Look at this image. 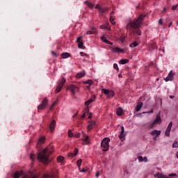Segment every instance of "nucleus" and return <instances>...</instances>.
<instances>
[{"instance_id":"nucleus-8","label":"nucleus","mask_w":178,"mask_h":178,"mask_svg":"<svg viewBox=\"0 0 178 178\" xmlns=\"http://www.w3.org/2000/svg\"><path fill=\"white\" fill-rule=\"evenodd\" d=\"M119 138L121 140L122 142L126 140V134L124 133V127L121 126V132L119 135Z\"/></svg>"},{"instance_id":"nucleus-20","label":"nucleus","mask_w":178,"mask_h":178,"mask_svg":"<svg viewBox=\"0 0 178 178\" xmlns=\"http://www.w3.org/2000/svg\"><path fill=\"white\" fill-rule=\"evenodd\" d=\"M92 83H93L92 80H88L83 82V83L85 84H88V86H86L88 90H90V87H91V85H92Z\"/></svg>"},{"instance_id":"nucleus-9","label":"nucleus","mask_w":178,"mask_h":178,"mask_svg":"<svg viewBox=\"0 0 178 178\" xmlns=\"http://www.w3.org/2000/svg\"><path fill=\"white\" fill-rule=\"evenodd\" d=\"M172 126H173V122H170L168 126L167 127V129L165 132V135L166 136V137H170V131L172 130Z\"/></svg>"},{"instance_id":"nucleus-49","label":"nucleus","mask_w":178,"mask_h":178,"mask_svg":"<svg viewBox=\"0 0 178 178\" xmlns=\"http://www.w3.org/2000/svg\"><path fill=\"white\" fill-rule=\"evenodd\" d=\"M155 124H156L154 122H153L151 124H150V127L149 128L150 129H154V126H155Z\"/></svg>"},{"instance_id":"nucleus-23","label":"nucleus","mask_w":178,"mask_h":178,"mask_svg":"<svg viewBox=\"0 0 178 178\" xmlns=\"http://www.w3.org/2000/svg\"><path fill=\"white\" fill-rule=\"evenodd\" d=\"M119 63L120 65H126V63H129V59H121L119 61Z\"/></svg>"},{"instance_id":"nucleus-16","label":"nucleus","mask_w":178,"mask_h":178,"mask_svg":"<svg viewBox=\"0 0 178 178\" xmlns=\"http://www.w3.org/2000/svg\"><path fill=\"white\" fill-rule=\"evenodd\" d=\"M143 102H140L137 104L136 105V112H140V111H141L142 108H143Z\"/></svg>"},{"instance_id":"nucleus-5","label":"nucleus","mask_w":178,"mask_h":178,"mask_svg":"<svg viewBox=\"0 0 178 178\" xmlns=\"http://www.w3.org/2000/svg\"><path fill=\"white\" fill-rule=\"evenodd\" d=\"M66 83V79L62 78L61 81L59 82L58 86L56 88V92H60L62 91V88H63V86Z\"/></svg>"},{"instance_id":"nucleus-43","label":"nucleus","mask_w":178,"mask_h":178,"mask_svg":"<svg viewBox=\"0 0 178 178\" xmlns=\"http://www.w3.org/2000/svg\"><path fill=\"white\" fill-rule=\"evenodd\" d=\"M105 29H106V30H111V26H109V23L106 24V25H104Z\"/></svg>"},{"instance_id":"nucleus-17","label":"nucleus","mask_w":178,"mask_h":178,"mask_svg":"<svg viewBox=\"0 0 178 178\" xmlns=\"http://www.w3.org/2000/svg\"><path fill=\"white\" fill-rule=\"evenodd\" d=\"M89 126L88 127V131H91V130H92V129L94 128V125L95 124V121H89Z\"/></svg>"},{"instance_id":"nucleus-35","label":"nucleus","mask_w":178,"mask_h":178,"mask_svg":"<svg viewBox=\"0 0 178 178\" xmlns=\"http://www.w3.org/2000/svg\"><path fill=\"white\" fill-rule=\"evenodd\" d=\"M84 47V42H78V47L80 49H83Z\"/></svg>"},{"instance_id":"nucleus-58","label":"nucleus","mask_w":178,"mask_h":178,"mask_svg":"<svg viewBox=\"0 0 178 178\" xmlns=\"http://www.w3.org/2000/svg\"><path fill=\"white\" fill-rule=\"evenodd\" d=\"M81 56H86V53L80 52Z\"/></svg>"},{"instance_id":"nucleus-54","label":"nucleus","mask_w":178,"mask_h":178,"mask_svg":"<svg viewBox=\"0 0 178 178\" xmlns=\"http://www.w3.org/2000/svg\"><path fill=\"white\" fill-rule=\"evenodd\" d=\"M56 105V102H54L52 104L51 106L50 107V109H52V108H54V106Z\"/></svg>"},{"instance_id":"nucleus-25","label":"nucleus","mask_w":178,"mask_h":178,"mask_svg":"<svg viewBox=\"0 0 178 178\" xmlns=\"http://www.w3.org/2000/svg\"><path fill=\"white\" fill-rule=\"evenodd\" d=\"M117 115L118 116H122V115H123V109H122V108H118L117 109Z\"/></svg>"},{"instance_id":"nucleus-36","label":"nucleus","mask_w":178,"mask_h":178,"mask_svg":"<svg viewBox=\"0 0 178 178\" xmlns=\"http://www.w3.org/2000/svg\"><path fill=\"white\" fill-rule=\"evenodd\" d=\"M90 137L88 136H86V138L83 139V141L86 143V144H90Z\"/></svg>"},{"instance_id":"nucleus-27","label":"nucleus","mask_w":178,"mask_h":178,"mask_svg":"<svg viewBox=\"0 0 178 178\" xmlns=\"http://www.w3.org/2000/svg\"><path fill=\"white\" fill-rule=\"evenodd\" d=\"M85 3L88 6V8H90V9H94V4H92V3L85 1Z\"/></svg>"},{"instance_id":"nucleus-42","label":"nucleus","mask_w":178,"mask_h":178,"mask_svg":"<svg viewBox=\"0 0 178 178\" xmlns=\"http://www.w3.org/2000/svg\"><path fill=\"white\" fill-rule=\"evenodd\" d=\"M73 136H74V134H73V133H72V130H69L68 131V137L72 138V137H73Z\"/></svg>"},{"instance_id":"nucleus-11","label":"nucleus","mask_w":178,"mask_h":178,"mask_svg":"<svg viewBox=\"0 0 178 178\" xmlns=\"http://www.w3.org/2000/svg\"><path fill=\"white\" fill-rule=\"evenodd\" d=\"M111 49L112 52H114L115 54H120V53L124 51V50L123 49H120L119 47H111Z\"/></svg>"},{"instance_id":"nucleus-47","label":"nucleus","mask_w":178,"mask_h":178,"mask_svg":"<svg viewBox=\"0 0 178 178\" xmlns=\"http://www.w3.org/2000/svg\"><path fill=\"white\" fill-rule=\"evenodd\" d=\"M81 38H82L81 36H79V37L77 38V39H76V42H77V44H78L79 42H82V41H81Z\"/></svg>"},{"instance_id":"nucleus-1","label":"nucleus","mask_w":178,"mask_h":178,"mask_svg":"<svg viewBox=\"0 0 178 178\" xmlns=\"http://www.w3.org/2000/svg\"><path fill=\"white\" fill-rule=\"evenodd\" d=\"M144 19H145V15H140L137 19L129 22L127 25L126 29L129 30H129H131L134 34L141 35V30H140V27H141Z\"/></svg>"},{"instance_id":"nucleus-51","label":"nucleus","mask_w":178,"mask_h":178,"mask_svg":"<svg viewBox=\"0 0 178 178\" xmlns=\"http://www.w3.org/2000/svg\"><path fill=\"white\" fill-rule=\"evenodd\" d=\"M74 137H75L76 138H79V137H80V133H77V134H74Z\"/></svg>"},{"instance_id":"nucleus-52","label":"nucleus","mask_w":178,"mask_h":178,"mask_svg":"<svg viewBox=\"0 0 178 178\" xmlns=\"http://www.w3.org/2000/svg\"><path fill=\"white\" fill-rule=\"evenodd\" d=\"M143 113H154V109H151L148 112H143Z\"/></svg>"},{"instance_id":"nucleus-55","label":"nucleus","mask_w":178,"mask_h":178,"mask_svg":"<svg viewBox=\"0 0 178 178\" xmlns=\"http://www.w3.org/2000/svg\"><path fill=\"white\" fill-rule=\"evenodd\" d=\"M84 118H86V112L81 116V119H84Z\"/></svg>"},{"instance_id":"nucleus-14","label":"nucleus","mask_w":178,"mask_h":178,"mask_svg":"<svg viewBox=\"0 0 178 178\" xmlns=\"http://www.w3.org/2000/svg\"><path fill=\"white\" fill-rule=\"evenodd\" d=\"M95 95H93L90 99H89L88 101H86L85 102V105L86 106H88V105H90V104H92V102H94V101H95Z\"/></svg>"},{"instance_id":"nucleus-46","label":"nucleus","mask_w":178,"mask_h":178,"mask_svg":"<svg viewBox=\"0 0 178 178\" xmlns=\"http://www.w3.org/2000/svg\"><path fill=\"white\" fill-rule=\"evenodd\" d=\"M113 68L115 69V70L119 71V67L118 66V64L114 63L113 64Z\"/></svg>"},{"instance_id":"nucleus-57","label":"nucleus","mask_w":178,"mask_h":178,"mask_svg":"<svg viewBox=\"0 0 178 178\" xmlns=\"http://www.w3.org/2000/svg\"><path fill=\"white\" fill-rule=\"evenodd\" d=\"M143 161H144V162H148V159L146 156H145L143 158Z\"/></svg>"},{"instance_id":"nucleus-41","label":"nucleus","mask_w":178,"mask_h":178,"mask_svg":"<svg viewBox=\"0 0 178 178\" xmlns=\"http://www.w3.org/2000/svg\"><path fill=\"white\" fill-rule=\"evenodd\" d=\"M30 158H31V161H34L35 159V154H30Z\"/></svg>"},{"instance_id":"nucleus-2","label":"nucleus","mask_w":178,"mask_h":178,"mask_svg":"<svg viewBox=\"0 0 178 178\" xmlns=\"http://www.w3.org/2000/svg\"><path fill=\"white\" fill-rule=\"evenodd\" d=\"M54 152L52 145H49L46 149H43L42 152L38 154L37 159L40 162H42L45 165L49 162V155Z\"/></svg>"},{"instance_id":"nucleus-22","label":"nucleus","mask_w":178,"mask_h":178,"mask_svg":"<svg viewBox=\"0 0 178 178\" xmlns=\"http://www.w3.org/2000/svg\"><path fill=\"white\" fill-rule=\"evenodd\" d=\"M70 54L69 53H63L61 54V58H63V59H67V58H70Z\"/></svg>"},{"instance_id":"nucleus-56","label":"nucleus","mask_w":178,"mask_h":178,"mask_svg":"<svg viewBox=\"0 0 178 178\" xmlns=\"http://www.w3.org/2000/svg\"><path fill=\"white\" fill-rule=\"evenodd\" d=\"M52 55H54L56 57H58V54L55 51H51Z\"/></svg>"},{"instance_id":"nucleus-29","label":"nucleus","mask_w":178,"mask_h":178,"mask_svg":"<svg viewBox=\"0 0 178 178\" xmlns=\"http://www.w3.org/2000/svg\"><path fill=\"white\" fill-rule=\"evenodd\" d=\"M64 160L65 157H63V156H58L57 157V162H63Z\"/></svg>"},{"instance_id":"nucleus-18","label":"nucleus","mask_w":178,"mask_h":178,"mask_svg":"<svg viewBox=\"0 0 178 178\" xmlns=\"http://www.w3.org/2000/svg\"><path fill=\"white\" fill-rule=\"evenodd\" d=\"M151 135L158 137V136H161V131L154 130L151 132Z\"/></svg>"},{"instance_id":"nucleus-10","label":"nucleus","mask_w":178,"mask_h":178,"mask_svg":"<svg viewBox=\"0 0 178 178\" xmlns=\"http://www.w3.org/2000/svg\"><path fill=\"white\" fill-rule=\"evenodd\" d=\"M102 92H104V94L107 95L108 98H111V97H113V95H115V92H113V90L102 89Z\"/></svg>"},{"instance_id":"nucleus-19","label":"nucleus","mask_w":178,"mask_h":178,"mask_svg":"<svg viewBox=\"0 0 178 178\" xmlns=\"http://www.w3.org/2000/svg\"><path fill=\"white\" fill-rule=\"evenodd\" d=\"M23 171H21L20 172L19 171L15 172V173L13 175V178H19L20 176L23 175Z\"/></svg>"},{"instance_id":"nucleus-3","label":"nucleus","mask_w":178,"mask_h":178,"mask_svg":"<svg viewBox=\"0 0 178 178\" xmlns=\"http://www.w3.org/2000/svg\"><path fill=\"white\" fill-rule=\"evenodd\" d=\"M109 143H111V139L109 138H105L101 143V147L103 148V151L106 152L109 149Z\"/></svg>"},{"instance_id":"nucleus-15","label":"nucleus","mask_w":178,"mask_h":178,"mask_svg":"<svg viewBox=\"0 0 178 178\" xmlns=\"http://www.w3.org/2000/svg\"><path fill=\"white\" fill-rule=\"evenodd\" d=\"M78 154H79V149L75 148L74 152L69 153L68 156H70L71 158H74V156H76Z\"/></svg>"},{"instance_id":"nucleus-26","label":"nucleus","mask_w":178,"mask_h":178,"mask_svg":"<svg viewBox=\"0 0 178 178\" xmlns=\"http://www.w3.org/2000/svg\"><path fill=\"white\" fill-rule=\"evenodd\" d=\"M149 48H152V49H158V46H156V42H154L149 44Z\"/></svg>"},{"instance_id":"nucleus-7","label":"nucleus","mask_w":178,"mask_h":178,"mask_svg":"<svg viewBox=\"0 0 178 178\" xmlns=\"http://www.w3.org/2000/svg\"><path fill=\"white\" fill-rule=\"evenodd\" d=\"M67 90H70V91H71L72 94H73V95H74V94H76V92H77L79 91V87L71 84L67 87Z\"/></svg>"},{"instance_id":"nucleus-61","label":"nucleus","mask_w":178,"mask_h":178,"mask_svg":"<svg viewBox=\"0 0 178 178\" xmlns=\"http://www.w3.org/2000/svg\"><path fill=\"white\" fill-rule=\"evenodd\" d=\"M91 118H92V114H91V113H90L89 116H88V119H91Z\"/></svg>"},{"instance_id":"nucleus-63","label":"nucleus","mask_w":178,"mask_h":178,"mask_svg":"<svg viewBox=\"0 0 178 178\" xmlns=\"http://www.w3.org/2000/svg\"><path fill=\"white\" fill-rule=\"evenodd\" d=\"M166 10H168V8L165 7V8H163V12H166Z\"/></svg>"},{"instance_id":"nucleus-32","label":"nucleus","mask_w":178,"mask_h":178,"mask_svg":"<svg viewBox=\"0 0 178 178\" xmlns=\"http://www.w3.org/2000/svg\"><path fill=\"white\" fill-rule=\"evenodd\" d=\"M158 122H161V115H157L156 117V119L154 121V122L156 124L158 123Z\"/></svg>"},{"instance_id":"nucleus-33","label":"nucleus","mask_w":178,"mask_h":178,"mask_svg":"<svg viewBox=\"0 0 178 178\" xmlns=\"http://www.w3.org/2000/svg\"><path fill=\"white\" fill-rule=\"evenodd\" d=\"M137 45H138V43L135 41L133 43H131L129 47H131V48H136V47H137Z\"/></svg>"},{"instance_id":"nucleus-39","label":"nucleus","mask_w":178,"mask_h":178,"mask_svg":"<svg viewBox=\"0 0 178 178\" xmlns=\"http://www.w3.org/2000/svg\"><path fill=\"white\" fill-rule=\"evenodd\" d=\"M172 148H178V142L175 141L173 144H172Z\"/></svg>"},{"instance_id":"nucleus-6","label":"nucleus","mask_w":178,"mask_h":178,"mask_svg":"<svg viewBox=\"0 0 178 178\" xmlns=\"http://www.w3.org/2000/svg\"><path fill=\"white\" fill-rule=\"evenodd\" d=\"M48 105V99L45 97L42 103L38 106V111H42V109H45V106Z\"/></svg>"},{"instance_id":"nucleus-40","label":"nucleus","mask_w":178,"mask_h":178,"mask_svg":"<svg viewBox=\"0 0 178 178\" xmlns=\"http://www.w3.org/2000/svg\"><path fill=\"white\" fill-rule=\"evenodd\" d=\"M102 41H103V42H105L106 44L107 43V42L108 41L106 38H105V36H103L101 38Z\"/></svg>"},{"instance_id":"nucleus-24","label":"nucleus","mask_w":178,"mask_h":178,"mask_svg":"<svg viewBox=\"0 0 178 178\" xmlns=\"http://www.w3.org/2000/svg\"><path fill=\"white\" fill-rule=\"evenodd\" d=\"M86 74L84 72H79L76 75V79H81V77H84Z\"/></svg>"},{"instance_id":"nucleus-60","label":"nucleus","mask_w":178,"mask_h":178,"mask_svg":"<svg viewBox=\"0 0 178 178\" xmlns=\"http://www.w3.org/2000/svg\"><path fill=\"white\" fill-rule=\"evenodd\" d=\"M81 172H82L83 173H84V172H87V170L83 168V169L81 170Z\"/></svg>"},{"instance_id":"nucleus-62","label":"nucleus","mask_w":178,"mask_h":178,"mask_svg":"<svg viewBox=\"0 0 178 178\" xmlns=\"http://www.w3.org/2000/svg\"><path fill=\"white\" fill-rule=\"evenodd\" d=\"M96 177H99V172H97L95 175Z\"/></svg>"},{"instance_id":"nucleus-53","label":"nucleus","mask_w":178,"mask_h":178,"mask_svg":"<svg viewBox=\"0 0 178 178\" xmlns=\"http://www.w3.org/2000/svg\"><path fill=\"white\" fill-rule=\"evenodd\" d=\"M95 9H98L99 10V9H101V6L99 4H97L95 6Z\"/></svg>"},{"instance_id":"nucleus-13","label":"nucleus","mask_w":178,"mask_h":178,"mask_svg":"<svg viewBox=\"0 0 178 178\" xmlns=\"http://www.w3.org/2000/svg\"><path fill=\"white\" fill-rule=\"evenodd\" d=\"M56 127V121L53 120L49 125L50 131H54L55 130V127Z\"/></svg>"},{"instance_id":"nucleus-21","label":"nucleus","mask_w":178,"mask_h":178,"mask_svg":"<svg viewBox=\"0 0 178 178\" xmlns=\"http://www.w3.org/2000/svg\"><path fill=\"white\" fill-rule=\"evenodd\" d=\"M106 11H108L107 8L101 7L99 10V12L100 15H104V13H105V12H106Z\"/></svg>"},{"instance_id":"nucleus-4","label":"nucleus","mask_w":178,"mask_h":178,"mask_svg":"<svg viewBox=\"0 0 178 178\" xmlns=\"http://www.w3.org/2000/svg\"><path fill=\"white\" fill-rule=\"evenodd\" d=\"M58 177V170H53L49 174H44L42 178H57Z\"/></svg>"},{"instance_id":"nucleus-48","label":"nucleus","mask_w":178,"mask_h":178,"mask_svg":"<svg viewBox=\"0 0 178 178\" xmlns=\"http://www.w3.org/2000/svg\"><path fill=\"white\" fill-rule=\"evenodd\" d=\"M159 24H160L161 26H162L163 24V19H160L159 20Z\"/></svg>"},{"instance_id":"nucleus-34","label":"nucleus","mask_w":178,"mask_h":178,"mask_svg":"<svg viewBox=\"0 0 178 178\" xmlns=\"http://www.w3.org/2000/svg\"><path fill=\"white\" fill-rule=\"evenodd\" d=\"M83 162L82 159H79L77 161V167L79 168V169H80V168L81 167V163Z\"/></svg>"},{"instance_id":"nucleus-37","label":"nucleus","mask_w":178,"mask_h":178,"mask_svg":"<svg viewBox=\"0 0 178 178\" xmlns=\"http://www.w3.org/2000/svg\"><path fill=\"white\" fill-rule=\"evenodd\" d=\"M45 141V138L44 137H42L39 139L38 143L39 144H43V143Z\"/></svg>"},{"instance_id":"nucleus-30","label":"nucleus","mask_w":178,"mask_h":178,"mask_svg":"<svg viewBox=\"0 0 178 178\" xmlns=\"http://www.w3.org/2000/svg\"><path fill=\"white\" fill-rule=\"evenodd\" d=\"M92 31H87V33H86L87 35H90L91 34H95V31H94V30H95V28H92Z\"/></svg>"},{"instance_id":"nucleus-38","label":"nucleus","mask_w":178,"mask_h":178,"mask_svg":"<svg viewBox=\"0 0 178 178\" xmlns=\"http://www.w3.org/2000/svg\"><path fill=\"white\" fill-rule=\"evenodd\" d=\"M120 41H121V42H124V40H126V36H121L119 38Z\"/></svg>"},{"instance_id":"nucleus-31","label":"nucleus","mask_w":178,"mask_h":178,"mask_svg":"<svg viewBox=\"0 0 178 178\" xmlns=\"http://www.w3.org/2000/svg\"><path fill=\"white\" fill-rule=\"evenodd\" d=\"M23 178H38V175L30 176V175H24L23 176Z\"/></svg>"},{"instance_id":"nucleus-12","label":"nucleus","mask_w":178,"mask_h":178,"mask_svg":"<svg viewBox=\"0 0 178 178\" xmlns=\"http://www.w3.org/2000/svg\"><path fill=\"white\" fill-rule=\"evenodd\" d=\"M173 72L170 71L166 78L164 79L165 81H172L173 80Z\"/></svg>"},{"instance_id":"nucleus-50","label":"nucleus","mask_w":178,"mask_h":178,"mask_svg":"<svg viewBox=\"0 0 178 178\" xmlns=\"http://www.w3.org/2000/svg\"><path fill=\"white\" fill-rule=\"evenodd\" d=\"M124 176H129V170H125L124 172Z\"/></svg>"},{"instance_id":"nucleus-28","label":"nucleus","mask_w":178,"mask_h":178,"mask_svg":"<svg viewBox=\"0 0 178 178\" xmlns=\"http://www.w3.org/2000/svg\"><path fill=\"white\" fill-rule=\"evenodd\" d=\"M110 22L111 23V24H113V26L116 24V22H115V17L110 16Z\"/></svg>"},{"instance_id":"nucleus-44","label":"nucleus","mask_w":178,"mask_h":178,"mask_svg":"<svg viewBox=\"0 0 178 178\" xmlns=\"http://www.w3.org/2000/svg\"><path fill=\"white\" fill-rule=\"evenodd\" d=\"M139 162H143L144 161V158L142 156H139L138 158Z\"/></svg>"},{"instance_id":"nucleus-64","label":"nucleus","mask_w":178,"mask_h":178,"mask_svg":"<svg viewBox=\"0 0 178 178\" xmlns=\"http://www.w3.org/2000/svg\"><path fill=\"white\" fill-rule=\"evenodd\" d=\"M77 115H79V113H76L74 115H73V118H76V116H77Z\"/></svg>"},{"instance_id":"nucleus-45","label":"nucleus","mask_w":178,"mask_h":178,"mask_svg":"<svg viewBox=\"0 0 178 178\" xmlns=\"http://www.w3.org/2000/svg\"><path fill=\"white\" fill-rule=\"evenodd\" d=\"M85 112H86V113H90V107H88V106H86V107L85 108Z\"/></svg>"},{"instance_id":"nucleus-59","label":"nucleus","mask_w":178,"mask_h":178,"mask_svg":"<svg viewBox=\"0 0 178 178\" xmlns=\"http://www.w3.org/2000/svg\"><path fill=\"white\" fill-rule=\"evenodd\" d=\"M106 44H108V45H113V43H112L111 41H108Z\"/></svg>"}]
</instances>
